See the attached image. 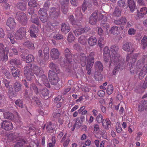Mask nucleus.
Wrapping results in <instances>:
<instances>
[{"label":"nucleus","instance_id":"09e8293b","mask_svg":"<svg viewBox=\"0 0 147 147\" xmlns=\"http://www.w3.org/2000/svg\"><path fill=\"white\" fill-rule=\"evenodd\" d=\"M15 103L16 105L21 108H22L24 107L23 102L21 99H18L16 100L15 101Z\"/></svg>","mask_w":147,"mask_h":147},{"label":"nucleus","instance_id":"37998d69","mask_svg":"<svg viewBox=\"0 0 147 147\" xmlns=\"http://www.w3.org/2000/svg\"><path fill=\"white\" fill-rule=\"evenodd\" d=\"M100 25L103 29L106 30L107 33L108 34V30L109 28V24L104 22H102Z\"/></svg>","mask_w":147,"mask_h":147},{"label":"nucleus","instance_id":"5701e85b","mask_svg":"<svg viewBox=\"0 0 147 147\" xmlns=\"http://www.w3.org/2000/svg\"><path fill=\"white\" fill-rule=\"evenodd\" d=\"M110 31L112 34L114 35H118L120 33V28L117 26H114L111 28Z\"/></svg>","mask_w":147,"mask_h":147},{"label":"nucleus","instance_id":"dca6fc26","mask_svg":"<svg viewBox=\"0 0 147 147\" xmlns=\"http://www.w3.org/2000/svg\"><path fill=\"white\" fill-rule=\"evenodd\" d=\"M6 24L11 30H13L16 28V23L13 18L10 17L8 19Z\"/></svg>","mask_w":147,"mask_h":147},{"label":"nucleus","instance_id":"603ef678","mask_svg":"<svg viewBox=\"0 0 147 147\" xmlns=\"http://www.w3.org/2000/svg\"><path fill=\"white\" fill-rule=\"evenodd\" d=\"M7 38H9L12 44H14L16 43V41L13 37L12 34L11 33H9L7 35Z\"/></svg>","mask_w":147,"mask_h":147},{"label":"nucleus","instance_id":"72a5a7b5","mask_svg":"<svg viewBox=\"0 0 147 147\" xmlns=\"http://www.w3.org/2000/svg\"><path fill=\"white\" fill-rule=\"evenodd\" d=\"M16 6L18 8L22 11H24L26 9V5L24 3L19 2L17 3Z\"/></svg>","mask_w":147,"mask_h":147},{"label":"nucleus","instance_id":"9b49d317","mask_svg":"<svg viewBox=\"0 0 147 147\" xmlns=\"http://www.w3.org/2000/svg\"><path fill=\"white\" fill-rule=\"evenodd\" d=\"M78 59L77 61L78 63H81L82 66H84L87 62L88 56L86 57V54L83 53H81L77 56Z\"/></svg>","mask_w":147,"mask_h":147},{"label":"nucleus","instance_id":"412c9836","mask_svg":"<svg viewBox=\"0 0 147 147\" xmlns=\"http://www.w3.org/2000/svg\"><path fill=\"white\" fill-rule=\"evenodd\" d=\"M13 88L16 92L21 91L22 89V85L18 82H16L13 84Z\"/></svg>","mask_w":147,"mask_h":147},{"label":"nucleus","instance_id":"473e14b6","mask_svg":"<svg viewBox=\"0 0 147 147\" xmlns=\"http://www.w3.org/2000/svg\"><path fill=\"white\" fill-rule=\"evenodd\" d=\"M23 45L30 49H33L34 48V44L31 41L28 40L23 43Z\"/></svg>","mask_w":147,"mask_h":147},{"label":"nucleus","instance_id":"f03ea898","mask_svg":"<svg viewBox=\"0 0 147 147\" xmlns=\"http://www.w3.org/2000/svg\"><path fill=\"white\" fill-rule=\"evenodd\" d=\"M32 65L31 63L27 64L24 67V71L25 76L28 80L33 82L35 80V77L34 74H35L38 78V80L42 82L43 84L46 87H49L50 84L47 77L44 74L42 69L36 65H34L32 69Z\"/></svg>","mask_w":147,"mask_h":147},{"label":"nucleus","instance_id":"1a4fd4ad","mask_svg":"<svg viewBox=\"0 0 147 147\" xmlns=\"http://www.w3.org/2000/svg\"><path fill=\"white\" fill-rule=\"evenodd\" d=\"M16 18L19 22L23 25H26L27 23V18L25 14L23 12H18Z\"/></svg>","mask_w":147,"mask_h":147},{"label":"nucleus","instance_id":"864d4df0","mask_svg":"<svg viewBox=\"0 0 147 147\" xmlns=\"http://www.w3.org/2000/svg\"><path fill=\"white\" fill-rule=\"evenodd\" d=\"M104 38L103 37H100L98 39V45L100 49L102 48L104 44Z\"/></svg>","mask_w":147,"mask_h":147},{"label":"nucleus","instance_id":"7ed1b4c3","mask_svg":"<svg viewBox=\"0 0 147 147\" xmlns=\"http://www.w3.org/2000/svg\"><path fill=\"white\" fill-rule=\"evenodd\" d=\"M119 47L116 45H113L110 47L111 52L110 59V65L111 63L114 64V69L113 74L115 75L119 70H122L123 64L122 57L118 53Z\"/></svg>","mask_w":147,"mask_h":147},{"label":"nucleus","instance_id":"052dcab7","mask_svg":"<svg viewBox=\"0 0 147 147\" xmlns=\"http://www.w3.org/2000/svg\"><path fill=\"white\" fill-rule=\"evenodd\" d=\"M39 18L41 21L43 23H45L47 22L48 17L47 15L39 16Z\"/></svg>","mask_w":147,"mask_h":147},{"label":"nucleus","instance_id":"c756f323","mask_svg":"<svg viewBox=\"0 0 147 147\" xmlns=\"http://www.w3.org/2000/svg\"><path fill=\"white\" fill-rule=\"evenodd\" d=\"M11 72L12 76L14 78L19 77L20 76V70L16 67H12L11 69Z\"/></svg>","mask_w":147,"mask_h":147},{"label":"nucleus","instance_id":"58836bf2","mask_svg":"<svg viewBox=\"0 0 147 147\" xmlns=\"http://www.w3.org/2000/svg\"><path fill=\"white\" fill-rule=\"evenodd\" d=\"M78 41L79 43L83 45H85L87 42L86 37L85 36L82 35L78 38Z\"/></svg>","mask_w":147,"mask_h":147},{"label":"nucleus","instance_id":"0e129e2a","mask_svg":"<svg viewBox=\"0 0 147 147\" xmlns=\"http://www.w3.org/2000/svg\"><path fill=\"white\" fill-rule=\"evenodd\" d=\"M136 30L134 28H130L128 31V34L130 36H132L135 35L136 34Z\"/></svg>","mask_w":147,"mask_h":147},{"label":"nucleus","instance_id":"6e6552de","mask_svg":"<svg viewBox=\"0 0 147 147\" xmlns=\"http://www.w3.org/2000/svg\"><path fill=\"white\" fill-rule=\"evenodd\" d=\"M26 29L25 28L22 27L17 30L14 34L15 38L17 40H21L25 36Z\"/></svg>","mask_w":147,"mask_h":147},{"label":"nucleus","instance_id":"f8f14e48","mask_svg":"<svg viewBox=\"0 0 147 147\" xmlns=\"http://www.w3.org/2000/svg\"><path fill=\"white\" fill-rule=\"evenodd\" d=\"M1 127L5 130L9 131L13 128V126L10 121L4 120L2 123Z\"/></svg>","mask_w":147,"mask_h":147},{"label":"nucleus","instance_id":"69168bd1","mask_svg":"<svg viewBox=\"0 0 147 147\" xmlns=\"http://www.w3.org/2000/svg\"><path fill=\"white\" fill-rule=\"evenodd\" d=\"M61 6H69V0H59Z\"/></svg>","mask_w":147,"mask_h":147},{"label":"nucleus","instance_id":"cd10ccee","mask_svg":"<svg viewBox=\"0 0 147 147\" xmlns=\"http://www.w3.org/2000/svg\"><path fill=\"white\" fill-rule=\"evenodd\" d=\"M97 40L96 37L91 36L88 40L89 45L90 46H93L96 44Z\"/></svg>","mask_w":147,"mask_h":147},{"label":"nucleus","instance_id":"79ce46f5","mask_svg":"<svg viewBox=\"0 0 147 147\" xmlns=\"http://www.w3.org/2000/svg\"><path fill=\"white\" fill-rule=\"evenodd\" d=\"M83 30L82 28H77L73 31V32L76 36H78L83 33Z\"/></svg>","mask_w":147,"mask_h":147},{"label":"nucleus","instance_id":"f257e3e1","mask_svg":"<svg viewBox=\"0 0 147 147\" xmlns=\"http://www.w3.org/2000/svg\"><path fill=\"white\" fill-rule=\"evenodd\" d=\"M139 54L136 53L132 55L127 54L126 57L128 65L130 67V71L132 74H136L138 75L139 78L142 79L147 73V55H143L140 60H138L135 66L134 63L136 60Z\"/></svg>","mask_w":147,"mask_h":147},{"label":"nucleus","instance_id":"774afa93","mask_svg":"<svg viewBox=\"0 0 147 147\" xmlns=\"http://www.w3.org/2000/svg\"><path fill=\"white\" fill-rule=\"evenodd\" d=\"M43 56L42 51V50H39L38 53V55L37 56V60H39L41 59Z\"/></svg>","mask_w":147,"mask_h":147},{"label":"nucleus","instance_id":"338daca9","mask_svg":"<svg viewBox=\"0 0 147 147\" xmlns=\"http://www.w3.org/2000/svg\"><path fill=\"white\" fill-rule=\"evenodd\" d=\"M61 10L63 13L65 14L67 13L68 9V6H61Z\"/></svg>","mask_w":147,"mask_h":147},{"label":"nucleus","instance_id":"ddd939ff","mask_svg":"<svg viewBox=\"0 0 147 147\" xmlns=\"http://www.w3.org/2000/svg\"><path fill=\"white\" fill-rule=\"evenodd\" d=\"M123 50L127 52H129L132 53L135 50L130 42H126L124 44L122 47Z\"/></svg>","mask_w":147,"mask_h":147},{"label":"nucleus","instance_id":"423d86ee","mask_svg":"<svg viewBox=\"0 0 147 147\" xmlns=\"http://www.w3.org/2000/svg\"><path fill=\"white\" fill-rule=\"evenodd\" d=\"M32 91L28 92V91H26L24 94V96L26 97H28L32 102L35 103L38 106L41 105L42 103L40 100L36 97H32Z\"/></svg>","mask_w":147,"mask_h":147},{"label":"nucleus","instance_id":"4d7b16f0","mask_svg":"<svg viewBox=\"0 0 147 147\" xmlns=\"http://www.w3.org/2000/svg\"><path fill=\"white\" fill-rule=\"evenodd\" d=\"M103 117L101 114L98 115L96 117V120L98 123H102L103 120Z\"/></svg>","mask_w":147,"mask_h":147},{"label":"nucleus","instance_id":"393cba45","mask_svg":"<svg viewBox=\"0 0 147 147\" xmlns=\"http://www.w3.org/2000/svg\"><path fill=\"white\" fill-rule=\"evenodd\" d=\"M127 2L130 11L133 12L135 10L136 6L134 0H127Z\"/></svg>","mask_w":147,"mask_h":147},{"label":"nucleus","instance_id":"c85d7f7f","mask_svg":"<svg viewBox=\"0 0 147 147\" xmlns=\"http://www.w3.org/2000/svg\"><path fill=\"white\" fill-rule=\"evenodd\" d=\"M30 20L32 23L35 24L37 25H40L39 20L36 14H33L32 16H31Z\"/></svg>","mask_w":147,"mask_h":147},{"label":"nucleus","instance_id":"4468645a","mask_svg":"<svg viewBox=\"0 0 147 147\" xmlns=\"http://www.w3.org/2000/svg\"><path fill=\"white\" fill-rule=\"evenodd\" d=\"M138 110L140 112L147 110V100H142L138 105Z\"/></svg>","mask_w":147,"mask_h":147},{"label":"nucleus","instance_id":"4c0bfd02","mask_svg":"<svg viewBox=\"0 0 147 147\" xmlns=\"http://www.w3.org/2000/svg\"><path fill=\"white\" fill-rule=\"evenodd\" d=\"M101 71H95L94 76V78L97 81H99L102 80V75L101 74Z\"/></svg>","mask_w":147,"mask_h":147},{"label":"nucleus","instance_id":"e433bc0d","mask_svg":"<svg viewBox=\"0 0 147 147\" xmlns=\"http://www.w3.org/2000/svg\"><path fill=\"white\" fill-rule=\"evenodd\" d=\"M33 90L35 93L37 94L38 93V89L36 85L34 83H32L30 85V88L29 90L26 89L25 90L28 91V92Z\"/></svg>","mask_w":147,"mask_h":147},{"label":"nucleus","instance_id":"39448f33","mask_svg":"<svg viewBox=\"0 0 147 147\" xmlns=\"http://www.w3.org/2000/svg\"><path fill=\"white\" fill-rule=\"evenodd\" d=\"M63 53L66 59V62H60L61 65L63 67L66 65V64H68L72 61V59L71 58V53L68 48H66L65 49Z\"/></svg>","mask_w":147,"mask_h":147},{"label":"nucleus","instance_id":"c03bdc74","mask_svg":"<svg viewBox=\"0 0 147 147\" xmlns=\"http://www.w3.org/2000/svg\"><path fill=\"white\" fill-rule=\"evenodd\" d=\"M45 59H47L49 56V49L48 47H45L43 51Z\"/></svg>","mask_w":147,"mask_h":147},{"label":"nucleus","instance_id":"8fccbe9b","mask_svg":"<svg viewBox=\"0 0 147 147\" xmlns=\"http://www.w3.org/2000/svg\"><path fill=\"white\" fill-rule=\"evenodd\" d=\"M53 123L51 122H49L47 124L46 127V129L47 131L48 132H50L52 130H53L54 127L52 125Z\"/></svg>","mask_w":147,"mask_h":147},{"label":"nucleus","instance_id":"f3484780","mask_svg":"<svg viewBox=\"0 0 147 147\" xmlns=\"http://www.w3.org/2000/svg\"><path fill=\"white\" fill-rule=\"evenodd\" d=\"M30 36L32 37L35 38L36 37V34L39 32V30L33 24L30 28Z\"/></svg>","mask_w":147,"mask_h":147},{"label":"nucleus","instance_id":"f704fd0d","mask_svg":"<svg viewBox=\"0 0 147 147\" xmlns=\"http://www.w3.org/2000/svg\"><path fill=\"white\" fill-rule=\"evenodd\" d=\"M102 123L103 127L105 129H107L111 125V122L108 118H107L106 119H103Z\"/></svg>","mask_w":147,"mask_h":147},{"label":"nucleus","instance_id":"2f4dec72","mask_svg":"<svg viewBox=\"0 0 147 147\" xmlns=\"http://www.w3.org/2000/svg\"><path fill=\"white\" fill-rule=\"evenodd\" d=\"M141 45L144 49L147 47V36L144 35L141 41Z\"/></svg>","mask_w":147,"mask_h":147},{"label":"nucleus","instance_id":"13d9d810","mask_svg":"<svg viewBox=\"0 0 147 147\" xmlns=\"http://www.w3.org/2000/svg\"><path fill=\"white\" fill-rule=\"evenodd\" d=\"M11 53H9V56L11 57L13 56V54L14 55H18V52L17 49L14 48H12L11 49Z\"/></svg>","mask_w":147,"mask_h":147},{"label":"nucleus","instance_id":"a878e982","mask_svg":"<svg viewBox=\"0 0 147 147\" xmlns=\"http://www.w3.org/2000/svg\"><path fill=\"white\" fill-rule=\"evenodd\" d=\"M96 71L102 72L103 70V66L101 62L100 61H97L95 63Z\"/></svg>","mask_w":147,"mask_h":147},{"label":"nucleus","instance_id":"a19ab883","mask_svg":"<svg viewBox=\"0 0 147 147\" xmlns=\"http://www.w3.org/2000/svg\"><path fill=\"white\" fill-rule=\"evenodd\" d=\"M3 115L5 119H12L14 117L13 114L10 112L3 113Z\"/></svg>","mask_w":147,"mask_h":147},{"label":"nucleus","instance_id":"6ab92c4d","mask_svg":"<svg viewBox=\"0 0 147 147\" xmlns=\"http://www.w3.org/2000/svg\"><path fill=\"white\" fill-rule=\"evenodd\" d=\"M147 13V8L146 7H144L141 8L140 9V11L138 10L137 11V18L139 19L144 17Z\"/></svg>","mask_w":147,"mask_h":147},{"label":"nucleus","instance_id":"de8ad7c7","mask_svg":"<svg viewBox=\"0 0 147 147\" xmlns=\"http://www.w3.org/2000/svg\"><path fill=\"white\" fill-rule=\"evenodd\" d=\"M26 61L27 63H30L34 61V56L32 55H29L26 57Z\"/></svg>","mask_w":147,"mask_h":147},{"label":"nucleus","instance_id":"5fc2aeb1","mask_svg":"<svg viewBox=\"0 0 147 147\" xmlns=\"http://www.w3.org/2000/svg\"><path fill=\"white\" fill-rule=\"evenodd\" d=\"M28 5L31 8H34L37 6L36 3L34 0H31L28 3Z\"/></svg>","mask_w":147,"mask_h":147},{"label":"nucleus","instance_id":"2eb2a0df","mask_svg":"<svg viewBox=\"0 0 147 147\" xmlns=\"http://www.w3.org/2000/svg\"><path fill=\"white\" fill-rule=\"evenodd\" d=\"M97 11L94 12L90 16L89 19V22L91 25L95 24L97 20Z\"/></svg>","mask_w":147,"mask_h":147},{"label":"nucleus","instance_id":"a18cd8bd","mask_svg":"<svg viewBox=\"0 0 147 147\" xmlns=\"http://www.w3.org/2000/svg\"><path fill=\"white\" fill-rule=\"evenodd\" d=\"M121 15V11L118 8H116L113 13V16L115 17H119Z\"/></svg>","mask_w":147,"mask_h":147},{"label":"nucleus","instance_id":"0eeeda50","mask_svg":"<svg viewBox=\"0 0 147 147\" xmlns=\"http://www.w3.org/2000/svg\"><path fill=\"white\" fill-rule=\"evenodd\" d=\"M48 76L50 82L52 84H56L59 80L57 74L51 70L49 71Z\"/></svg>","mask_w":147,"mask_h":147},{"label":"nucleus","instance_id":"bb28decb","mask_svg":"<svg viewBox=\"0 0 147 147\" xmlns=\"http://www.w3.org/2000/svg\"><path fill=\"white\" fill-rule=\"evenodd\" d=\"M61 29L63 32L67 34L70 31V27L69 25L63 23L61 25Z\"/></svg>","mask_w":147,"mask_h":147},{"label":"nucleus","instance_id":"4be33fe9","mask_svg":"<svg viewBox=\"0 0 147 147\" xmlns=\"http://www.w3.org/2000/svg\"><path fill=\"white\" fill-rule=\"evenodd\" d=\"M114 22L116 24L123 26L126 24L127 19L125 17H121L119 20H115Z\"/></svg>","mask_w":147,"mask_h":147},{"label":"nucleus","instance_id":"ea45409f","mask_svg":"<svg viewBox=\"0 0 147 147\" xmlns=\"http://www.w3.org/2000/svg\"><path fill=\"white\" fill-rule=\"evenodd\" d=\"M9 63L11 65H15L17 66L21 64L20 60L16 59H11L9 62Z\"/></svg>","mask_w":147,"mask_h":147},{"label":"nucleus","instance_id":"49530a36","mask_svg":"<svg viewBox=\"0 0 147 147\" xmlns=\"http://www.w3.org/2000/svg\"><path fill=\"white\" fill-rule=\"evenodd\" d=\"M75 39V37L71 32H69L68 34L67 40L69 42H72Z\"/></svg>","mask_w":147,"mask_h":147},{"label":"nucleus","instance_id":"9d476101","mask_svg":"<svg viewBox=\"0 0 147 147\" xmlns=\"http://www.w3.org/2000/svg\"><path fill=\"white\" fill-rule=\"evenodd\" d=\"M95 53L91 52L88 56L86 65V69H91L94 62Z\"/></svg>","mask_w":147,"mask_h":147},{"label":"nucleus","instance_id":"bf43d9fd","mask_svg":"<svg viewBox=\"0 0 147 147\" xmlns=\"http://www.w3.org/2000/svg\"><path fill=\"white\" fill-rule=\"evenodd\" d=\"M110 50L109 48L106 46L104 48L103 51V55H110Z\"/></svg>","mask_w":147,"mask_h":147},{"label":"nucleus","instance_id":"c9c22d12","mask_svg":"<svg viewBox=\"0 0 147 147\" xmlns=\"http://www.w3.org/2000/svg\"><path fill=\"white\" fill-rule=\"evenodd\" d=\"M69 19L70 23L72 25H77V26L79 25V21L78 20H75L73 15L69 16Z\"/></svg>","mask_w":147,"mask_h":147},{"label":"nucleus","instance_id":"7c9ffc66","mask_svg":"<svg viewBox=\"0 0 147 147\" xmlns=\"http://www.w3.org/2000/svg\"><path fill=\"white\" fill-rule=\"evenodd\" d=\"M97 18H98L99 20H101L102 22H105L107 20V15L106 14L103 15L100 13H98L97 12Z\"/></svg>","mask_w":147,"mask_h":147},{"label":"nucleus","instance_id":"b1692460","mask_svg":"<svg viewBox=\"0 0 147 147\" xmlns=\"http://www.w3.org/2000/svg\"><path fill=\"white\" fill-rule=\"evenodd\" d=\"M50 68L54 72L56 73H58L59 72V69L58 66L53 62H51L49 64Z\"/></svg>","mask_w":147,"mask_h":147},{"label":"nucleus","instance_id":"6e6d98bb","mask_svg":"<svg viewBox=\"0 0 147 147\" xmlns=\"http://www.w3.org/2000/svg\"><path fill=\"white\" fill-rule=\"evenodd\" d=\"M52 115L53 118L55 119H57L62 116L61 113L58 111L54 112Z\"/></svg>","mask_w":147,"mask_h":147},{"label":"nucleus","instance_id":"e2e57ef3","mask_svg":"<svg viewBox=\"0 0 147 147\" xmlns=\"http://www.w3.org/2000/svg\"><path fill=\"white\" fill-rule=\"evenodd\" d=\"M113 90V87L112 85H109L108 86L106 90L107 93L109 95L111 94Z\"/></svg>","mask_w":147,"mask_h":147},{"label":"nucleus","instance_id":"3c124183","mask_svg":"<svg viewBox=\"0 0 147 147\" xmlns=\"http://www.w3.org/2000/svg\"><path fill=\"white\" fill-rule=\"evenodd\" d=\"M40 93L43 97L48 96L49 93V90L46 88H44L40 92Z\"/></svg>","mask_w":147,"mask_h":147},{"label":"nucleus","instance_id":"a211bd4d","mask_svg":"<svg viewBox=\"0 0 147 147\" xmlns=\"http://www.w3.org/2000/svg\"><path fill=\"white\" fill-rule=\"evenodd\" d=\"M59 53L57 49L56 48H53L51 50V56L53 60L58 59L59 58Z\"/></svg>","mask_w":147,"mask_h":147},{"label":"nucleus","instance_id":"20e7f679","mask_svg":"<svg viewBox=\"0 0 147 147\" xmlns=\"http://www.w3.org/2000/svg\"><path fill=\"white\" fill-rule=\"evenodd\" d=\"M4 45L2 43H0V62L2 60L6 61L8 59L7 54L9 51V48L6 47L5 49Z\"/></svg>","mask_w":147,"mask_h":147},{"label":"nucleus","instance_id":"aec40b11","mask_svg":"<svg viewBox=\"0 0 147 147\" xmlns=\"http://www.w3.org/2000/svg\"><path fill=\"white\" fill-rule=\"evenodd\" d=\"M60 11H56V8L55 7H52L50 11L49 14L50 16L54 18L57 19L60 15Z\"/></svg>","mask_w":147,"mask_h":147},{"label":"nucleus","instance_id":"680f3d73","mask_svg":"<svg viewBox=\"0 0 147 147\" xmlns=\"http://www.w3.org/2000/svg\"><path fill=\"white\" fill-rule=\"evenodd\" d=\"M38 14L40 16L47 15V10L43 8H40L38 12Z\"/></svg>","mask_w":147,"mask_h":147}]
</instances>
